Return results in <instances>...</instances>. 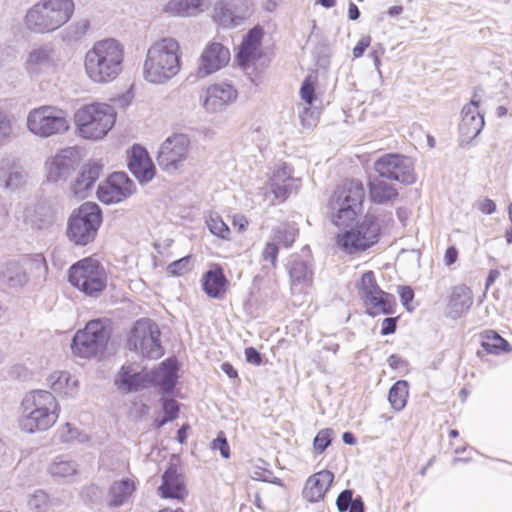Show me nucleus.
Here are the masks:
<instances>
[{"label":"nucleus","mask_w":512,"mask_h":512,"mask_svg":"<svg viewBox=\"0 0 512 512\" xmlns=\"http://www.w3.org/2000/svg\"><path fill=\"white\" fill-rule=\"evenodd\" d=\"M125 48L115 38L96 41L84 56L87 77L96 84L115 81L124 70Z\"/></svg>","instance_id":"1"},{"label":"nucleus","mask_w":512,"mask_h":512,"mask_svg":"<svg viewBox=\"0 0 512 512\" xmlns=\"http://www.w3.org/2000/svg\"><path fill=\"white\" fill-rule=\"evenodd\" d=\"M181 70V49L172 37L154 41L146 52L143 77L151 84H165Z\"/></svg>","instance_id":"2"},{"label":"nucleus","mask_w":512,"mask_h":512,"mask_svg":"<svg viewBox=\"0 0 512 512\" xmlns=\"http://www.w3.org/2000/svg\"><path fill=\"white\" fill-rule=\"evenodd\" d=\"M21 408L19 427L27 433L47 431L57 422L60 413L56 398L46 390H36L26 394Z\"/></svg>","instance_id":"3"},{"label":"nucleus","mask_w":512,"mask_h":512,"mask_svg":"<svg viewBox=\"0 0 512 512\" xmlns=\"http://www.w3.org/2000/svg\"><path fill=\"white\" fill-rule=\"evenodd\" d=\"M74 0H39L24 16L26 29L35 34L53 33L73 17Z\"/></svg>","instance_id":"4"},{"label":"nucleus","mask_w":512,"mask_h":512,"mask_svg":"<svg viewBox=\"0 0 512 512\" xmlns=\"http://www.w3.org/2000/svg\"><path fill=\"white\" fill-rule=\"evenodd\" d=\"M364 198L365 188L360 180L350 179L339 184L328 203L331 222L338 228L351 225L361 211Z\"/></svg>","instance_id":"5"},{"label":"nucleus","mask_w":512,"mask_h":512,"mask_svg":"<svg viewBox=\"0 0 512 512\" xmlns=\"http://www.w3.org/2000/svg\"><path fill=\"white\" fill-rule=\"evenodd\" d=\"M117 113L113 106L95 102L78 108L74 114V123L78 135L88 140H101L113 128Z\"/></svg>","instance_id":"6"},{"label":"nucleus","mask_w":512,"mask_h":512,"mask_svg":"<svg viewBox=\"0 0 512 512\" xmlns=\"http://www.w3.org/2000/svg\"><path fill=\"white\" fill-rule=\"evenodd\" d=\"M336 235L335 243L346 254H358L366 251L379 240L380 223L373 214H366L355 226L342 227Z\"/></svg>","instance_id":"7"},{"label":"nucleus","mask_w":512,"mask_h":512,"mask_svg":"<svg viewBox=\"0 0 512 512\" xmlns=\"http://www.w3.org/2000/svg\"><path fill=\"white\" fill-rule=\"evenodd\" d=\"M102 223V213L96 203L86 202L68 219L67 237L75 245L85 246L96 238Z\"/></svg>","instance_id":"8"},{"label":"nucleus","mask_w":512,"mask_h":512,"mask_svg":"<svg viewBox=\"0 0 512 512\" xmlns=\"http://www.w3.org/2000/svg\"><path fill=\"white\" fill-rule=\"evenodd\" d=\"M26 126L33 135L49 138L68 132L70 122L65 110L53 105H43L28 113Z\"/></svg>","instance_id":"9"},{"label":"nucleus","mask_w":512,"mask_h":512,"mask_svg":"<svg viewBox=\"0 0 512 512\" xmlns=\"http://www.w3.org/2000/svg\"><path fill=\"white\" fill-rule=\"evenodd\" d=\"M110 333L109 320H91L84 329L74 335L71 349L75 355L82 358L98 356L105 351Z\"/></svg>","instance_id":"10"},{"label":"nucleus","mask_w":512,"mask_h":512,"mask_svg":"<svg viewBox=\"0 0 512 512\" xmlns=\"http://www.w3.org/2000/svg\"><path fill=\"white\" fill-rule=\"evenodd\" d=\"M69 282L85 295L97 297L106 287L107 275L97 259L87 257L70 267Z\"/></svg>","instance_id":"11"},{"label":"nucleus","mask_w":512,"mask_h":512,"mask_svg":"<svg viewBox=\"0 0 512 512\" xmlns=\"http://www.w3.org/2000/svg\"><path fill=\"white\" fill-rule=\"evenodd\" d=\"M128 348L143 358L158 359L163 356L161 331L150 319L136 321L128 337Z\"/></svg>","instance_id":"12"},{"label":"nucleus","mask_w":512,"mask_h":512,"mask_svg":"<svg viewBox=\"0 0 512 512\" xmlns=\"http://www.w3.org/2000/svg\"><path fill=\"white\" fill-rule=\"evenodd\" d=\"M190 151V137L184 133H174L160 145L157 155L158 165L167 173H175L184 167Z\"/></svg>","instance_id":"13"},{"label":"nucleus","mask_w":512,"mask_h":512,"mask_svg":"<svg viewBox=\"0 0 512 512\" xmlns=\"http://www.w3.org/2000/svg\"><path fill=\"white\" fill-rule=\"evenodd\" d=\"M359 294L369 315L377 316L393 313L395 298L379 288L372 271H367L362 275Z\"/></svg>","instance_id":"14"},{"label":"nucleus","mask_w":512,"mask_h":512,"mask_svg":"<svg viewBox=\"0 0 512 512\" xmlns=\"http://www.w3.org/2000/svg\"><path fill=\"white\" fill-rule=\"evenodd\" d=\"M61 58L52 43L36 45L28 52L24 67L31 78H40L55 73Z\"/></svg>","instance_id":"15"},{"label":"nucleus","mask_w":512,"mask_h":512,"mask_svg":"<svg viewBox=\"0 0 512 512\" xmlns=\"http://www.w3.org/2000/svg\"><path fill=\"white\" fill-rule=\"evenodd\" d=\"M252 0H218L213 7L212 19L223 28H234L251 17Z\"/></svg>","instance_id":"16"},{"label":"nucleus","mask_w":512,"mask_h":512,"mask_svg":"<svg viewBox=\"0 0 512 512\" xmlns=\"http://www.w3.org/2000/svg\"><path fill=\"white\" fill-rule=\"evenodd\" d=\"M238 99V90L228 82L214 83L201 91L199 103L207 114H219Z\"/></svg>","instance_id":"17"},{"label":"nucleus","mask_w":512,"mask_h":512,"mask_svg":"<svg viewBox=\"0 0 512 512\" xmlns=\"http://www.w3.org/2000/svg\"><path fill=\"white\" fill-rule=\"evenodd\" d=\"M374 169L382 178L404 184H412L415 181L413 162L403 155L386 154L374 163Z\"/></svg>","instance_id":"18"},{"label":"nucleus","mask_w":512,"mask_h":512,"mask_svg":"<svg viewBox=\"0 0 512 512\" xmlns=\"http://www.w3.org/2000/svg\"><path fill=\"white\" fill-rule=\"evenodd\" d=\"M135 184L124 172L112 173L97 189L98 199L104 204L119 203L135 192Z\"/></svg>","instance_id":"19"},{"label":"nucleus","mask_w":512,"mask_h":512,"mask_svg":"<svg viewBox=\"0 0 512 512\" xmlns=\"http://www.w3.org/2000/svg\"><path fill=\"white\" fill-rule=\"evenodd\" d=\"M33 269L45 272L47 270L45 260L37 257L35 259H25L22 262H9L1 268L0 279L9 287H23L29 281V273Z\"/></svg>","instance_id":"20"},{"label":"nucleus","mask_w":512,"mask_h":512,"mask_svg":"<svg viewBox=\"0 0 512 512\" xmlns=\"http://www.w3.org/2000/svg\"><path fill=\"white\" fill-rule=\"evenodd\" d=\"M476 96L475 94L461 111L458 140L461 147L469 145L481 133L485 125L484 115L479 110V100H476Z\"/></svg>","instance_id":"21"},{"label":"nucleus","mask_w":512,"mask_h":512,"mask_svg":"<svg viewBox=\"0 0 512 512\" xmlns=\"http://www.w3.org/2000/svg\"><path fill=\"white\" fill-rule=\"evenodd\" d=\"M292 169L286 163L276 167L270 179V193L265 194L270 205L285 201L293 191H297L300 180L292 176Z\"/></svg>","instance_id":"22"},{"label":"nucleus","mask_w":512,"mask_h":512,"mask_svg":"<svg viewBox=\"0 0 512 512\" xmlns=\"http://www.w3.org/2000/svg\"><path fill=\"white\" fill-rule=\"evenodd\" d=\"M78 166L77 151L65 148L45 162V173L48 182L57 183L65 181Z\"/></svg>","instance_id":"23"},{"label":"nucleus","mask_w":512,"mask_h":512,"mask_svg":"<svg viewBox=\"0 0 512 512\" xmlns=\"http://www.w3.org/2000/svg\"><path fill=\"white\" fill-rule=\"evenodd\" d=\"M229 61V49L221 43L212 42L204 48L200 56L197 74L199 77L208 76L226 66Z\"/></svg>","instance_id":"24"},{"label":"nucleus","mask_w":512,"mask_h":512,"mask_svg":"<svg viewBox=\"0 0 512 512\" xmlns=\"http://www.w3.org/2000/svg\"><path fill=\"white\" fill-rule=\"evenodd\" d=\"M114 384L122 393L136 392L150 385V374L134 365H123L115 376Z\"/></svg>","instance_id":"25"},{"label":"nucleus","mask_w":512,"mask_h":512,"mask_svg":"<svg viewBox=\"0 0 512 512\" xmlns=\"http://www.w3.org/2000/svg\"><path fill=\"white\" fill-rule=\"evenodd\" d=\"M263 37V30L260 27L252 28L244 38L237 54L238 64L248 69L256 60L261 57L260 45Z\"/></svg>","instance_id":"26"},{"label":"nucleus","mask_w":512,"mask_h":512,"mask_svg":"<svg viewBox=\"0 0 512 512\" xmlns=\"http://www.w3.org/2000/svg\"><path fill=\"white\" fill-rule=\"evenodd\" d=\"M128 167L141 183L151 181L155 174V168L148 152L139 145L132 147L128 158Z\"/></svg>","instance_id":"27"},{"label":"nucleus","mask_w":512,"mask_h":512,"mask_svg":"<svg viewBox=\"0 0 512 512\" xmlns=\"http://www.w3.org/2000/svg\"><path fill=\"white\" fill-rule=\"evenodd\" d=\"M158 491L162 498L183 500L187 496L184 476L178 472L176 466L171 465L164 472Z\"/></svg>","instance_id":"28"},{"label":"nucleus","mask_w":512,"mask_h":512,"mask_svg":"<svg viewBox=\"0 0 512 512\" xmlns=\"http://www.w3.org/2000/svg\"><path fill=\"white\" fill-rule=\"evenodd\" d=\"M288 274L292 293H304L312 286L313 271L306 261L298 258L291 260L288 265Z\"/></svg>","instance_id":"29"},{"label":"nucleus","mask_w":512,"mask_h":512,"mask_svg":"<svg viewBox=\"0 0 512 512\" xmlns=\"http://www.w3.org/2000/svg\"><path fill=\"white\" fill-rule=\"evenodd\" d=\"M101 165L89 162L82 167L81 172L71 184V192L78 199L88 197L95 182L100 177Z\"/></svg>","instance_id":"30"},{"label":"nucleus","mask_w":512,"mask_h":512,"mask_svg":"<svg viewBox=\"0 0 512 512\" xmlns=\"http://www.w3.org/2000/svg\"><path fill=\"white\" fill-rule=\"evenodd\" d=\"M333 479L334 475L328 470L313 474L305 483L302 491L303 497L309 502L320 501L329 489Z\"/></svg>","instance_id":"31"},{"label":"nucleus","mask_w":512,"mask_h":512,"mask_svg":"<svg viewBox=\"0 0 512 512\" xmlns=\"http://www.w3.org/2000/svg\"><path fill=\"white\" fill-rule=\"evenodd\" d=\"M210 6V0H169L163 11L169 16L195 17Z\"/></svg>","instance_id":"32"},{"label":"nucleus","mask_w":512,"mask_h":512,"mask_svg":"<svg viewBox=\"0 0 512 512\" xmlns=\"http://www.w3.org/2000/svg\"><path fill=\"white\" fill-rule=\"evenodd\" d=\"M149 374L150 384H155L164 392H169L173 389L177 380V367L173 360L168 359Z\"/></svg>","instance_id":"33"},{"label":"nucleus","mask_w":512,"mask_h":512,"mask_svg":"<svg viewBox=\"0 0 512 512\" xmlns=\"http://www.w3.org/2000/svg\"><path fill=\"white\" fill-rule=\"evenodd\" d=\"M10 166L8 159L0 162V187L9 191L21 189L26 184V173L21 169L6 170Z\"/></svg>","instance_id":"34"},{"label":"nucleus","mask_w":512,"mask_h":512,"mask_svg":"<svg viewBox=\"0 0 512 512\" xmlns=\"http://www.w3.org/2000/svg\"><path fill=\"white\" fill-rule=\"evenodd\" d=\"M50 388L58 394L74 396L77 392L78 380L68 372L56 371L48 377Z\"/></svg>","instance_id":"35"},{"label":"nucleus","mask_w":512,"mask_h":512,"mask_svg":"<svg viewBox=\"0 0 512 512\" xmlns=\"http://www.w3.org/2000/svg\"><path fill=\"white\" fill-rule=\"evenodd\" d=\"M371 200L377 204L393 202L398 196V190L394 185L379 178L369 181Z\"/></svg>","instance_id":"36"},{"label":"nucleus","mask_w":512,"mask_h":512,"mask_svg":"<svg viewBox=\"0 0 512 512\" xmlns=\"http://www.w3.org/2000/svg\"><path fill=\"white\" fill-rule=\"evenodd\" d=\"M77 471L78 464L67 455L56 456L48 466V472L54 478H68Z\"/></svg>","instance_id":"37"},{"label":"nucleus","mask_w":512,"mask_h":512,"mask_svg":"<svg viewBox=\"0 0 512 512\" xmlns=\"http://www.w3.org/2000/svg\"><path fill=\"white\" fill-rule=\"evenodd\" d=\"M472 304L473 296L468 287L460 285L454 288L450 299V306L457 316L466 312Z\"/></svg>","instance_id":"38"},{"label":"nucleus","mask_w":512,"mask_h":512,"mask_svg":"<svg viewBox=\"0 0 512 512\" xmlns=\"http://www.w3.org/2000/svg\"><path fill=\"white\" fill-rule=\"evenodd\" d=\"M225 282L221 271H208L204 277L203 289L209 297L221 298L225 293Z\"/></svg>","instance_id":"39"},{"label":"nucleus","mask_w":512,"mask_h":512,"mask_svg":"<svg viewBox=\"0 0 512 512\" xmlns=\"http://www.w3.org/2000/svg\"><path fill=\"white\" fill-rule=\"evenodd\" d=\"M135 491V483L131 479L115 482L110 488L111 503L114 506L124 504Z\"/></svg>","instance_id":"40"},{"label":"nucleus","mask_w":512,"mask_h":512,"mask_svg":"<svg viewBox=\"0 0 512 512\" xmlns=\"http://www.w3.org/2000/svg\"><path fill=\"white\" fill-rule=\"evenodd\" d=\"M482 347L490 354H500L512 350L511 345L504 338L491 330L482 334Z\"/></svg>","instance_id":"41"},{"label":"nucleus","mask_w":512,"mask_h":512,"mask_svg":"<svg viewBox=\"0 0 512 512\" xmlns=\"http://www.w3.org/2000/svg\"><path fill=\"white\" fill-rule=\"evenodd\" d=\"M91 27L90 21L86 18L78 19L69 24L62 32V39L65 42L73 43L83 39Z\"/></svg>","instance_id":"42"},{"label":"nucleus","mask_w":512,"mask_h":512,"mask_svg":"<svg viewBox=\"0 0 512 512\" xmlns=\"http://www.w3.org/2000/svg\"><path fill=\"white\" fill-rule=\"evenodd\" d=\"M408 398V383L405 380L397 381L389 390L388 400L396 411L404 409Z\"/></svg>","instance_id":"43"},{"label":"nucleus","mask_w":512,"mask_h":512,"mask_svg":"<svg viewBox=\"0 0 512 512\" xmlns=\"http://www.w3.org/2000/svg\"><path fill=\"white\" fill-rule=\"evenodd\" d=\"M298 235V227L295 223H282L273 229V240L285 247H290Z\"/></svg>","instance_id":"44"},{"label":"nucleus","mask_w":512,"mask_h":512,"mask_svg":"<svg viewBox=\"0 0 512 512\" xmlns=\"http://www.w3.org/2000/svg\"><path fill=\"white\" fill-rule=\"evenodd\" d=\"M57 436L63 443L79 442L85 443L89 441V436L80 431L70 423H66L57 430Z\"/></svg>","instance_id":"45"},{"label":"nucleus","mask_w":512,"mask_h":512,"mask_svg":"<svg viewBox=\"0 0 512 512\" xmlns=\"http://www.w3.org/2000/svg\"><path fill=\"white\" fill-rule=\"evenodd\" d=\"M210 232L222 239H228L230 229L218 214H210L206 220Z\"/></svg>","instance_id":"46"},{"label":"nucleus","mask_w":512,"mask_h":512,"mask_svg":"<svg viewBox=\"0 0 512 512\" xmlns=\"http://www.w3.org/2000/svg\"><path fill=\"white\" fill-rule=\"evenodd\" d=\"M193 267L192 256L188 255L178 259L167 266V273L171 276H182Z\"/></svg>","instance_id":"47"},{"label":"nucleus","mask_w":512,"mask_h":512,"mask_svg":"<svg viewBox=\"0 0 512 512\" xmlns=\"http://www.w3.org/2000/svg\"><path fill=\"white\" fill-rule=\"evenodd\" d=\"M13 135L12 116L0 108V145L8 141Z\"/></svg>","instance_id":"48"},{"label":"nucleus","mask_w":512,"mask_h":512,"mask_svg":"<svg viewBox=\"0 0 512 512\" xmlns=\"http://www.w3.org/2000/svg\"><path fill=\"white\" fill-rule=\"evenodd\" d=\"M28 506L37 512L46 511L49 506L48 495L42 490L36 491L29 497Z\"/></svg>","instance_id":"49"},{"label":"nucleus","mask_w":512,"mask_h":512,"mask_svg":"<svg viewBox=\"0 0 512 512\" xmlns=\"http://www.w3.org/2000/svg\"><path fill=\"white\" fill-rule=\"evenodd\" d=\"M332 434V429L327 428L320 430L313 442L314 449L319 453L324 452L326 448L331 444Z\"/></svg>","instance_id":"50"},{"label":"nucleus","mask_w":512,"mask_h":512,"mask_svg":"<svg viewBox=\"0 0 512 512\" xmlns=\"http://www.w3.org/2000/svg\"><path fill=\"white\" fill-rule=\"evenodd\" d=\"M163 410L165 418L160 422V426L164 425L168 421L174 420L178 416L179 406L177 401L172 398H164Z\"/></svg>","instance_id":"51"},{"label":"nucleus","mask_w":512,"mask_h":512,"mask_svg":"<svg viewBox=\"0 0 512 512\" xmlns=\"http://www.w3.org/2000/svg\"><path fill=\"white\" fill-rule=\"evenodd\" d=\"M300 95L302 100L305 101V103L310 106L312 105L314 98H315V89L311 82L310 77H307L300 88Z\"/></svg>","instance_id":"52"},{"label":"nucleus","mask_w":512,"mask_h":512,"mask_svg":"<svg viewBox=\"0 0 512 512\" xmlns=\"http://www.w3.org/2000/svg\"><path fill=\"white\" fill-rule=\"evenodd\" d=\"M278 243L276 241L268 242L262 252V257L265 261H270L273 266L276 265L278 256Z\"/></svg>","instance_id":"53"},{"label":"nucleus","mask_w":512,"mask_h":512,"mask_svg":"<svg viewBox=\"0 0 512 512\" xmlns=\"http://www.w3.org/2000/svg\"><path fill=\"white\" fill-rule=\"evenodd\" d=\"M353 499L354 498L352 490L342 491L336 500L338 510L340 512H346L349 506L352 504Z\"/></svg>","instance_id":"54"},{"label":"nucleus","mask_w":512,"mask_h":512,"mask_svg":"<svg viewBox=\"0 0 512 512\" xmlns=\"http://www.w3.org/2000/svg\"><path fill=\"white\" fill-rule=\"evenodd\" d=\"M212 449L219 450L222 457L229 458L230 449H229V445L227 443L226 437L224 436L223 432H221L217 436V438L213 440Z\"/></svg>","instance_id":"55"},{"label":"nucleus","mask_w":512,"mask_h":512,"mask_svg":"<svg viewBox=\"0 0 512 512\" xmlns=\"http://www.w3.org/2000/svg\"><path fill=\"white\" fill-rule=\"evenodd\" d=\"M300 120L302 126L305 128H311L317 124V116L311 111L309 106L305 107L301 112Z\"/></svg>","instance_id":"56"},{"label":"nucleus","mask_w":512,"mask_h":512,"mask_svg":"<svg viewBox=\"0 0 512 512\" xmlns=\"http://www.w3.org/2000/svg\"><path fill=\"white\" fill-rule=\"evenodd\" d=\"M370 43L371 38L369 36H362L353 49V56L355 58L361 57L364 51L369 47Z\"/></svg>","instance_id":"57"},{"label":"nucleus","mask_w":512,"mask_h":512,"mask_svg":"<svg viewBox=\"0 0 512 512\" xmlns=\"http://www.w3.org/2000/svg\"><path fill=\"white\" fill-rule=\"evenodd\" d=\"M396 330V319L395 318H385L382 321L381 325V334L389 335L394 333Z\"/></svg>","instance_id":"58"},{"label":"nucleus","mask_w":512,"mask_h":512,"mask_svg":"<svg viewBox=\"0 0 512 512\" xmlns=\"http://www.w3.org/2000/svg\"><path fill=\"white\" fill-rule=\"evenodd\" d=\"M245 357L247 362L259 365L261 363V354L254 349L253 347H249L245 349Z\"/></svg>","instance_id":"59"},{"label":"nucleus","mask_w":512,"mask_h":512,"mask_svg":"<svg viewBox=\"0 0 512 512\" xmlns=\"http://www.w3.org/2000/svg\"><path fill=\"white\" fill-rule=\"evenodd\" d=\"M398 292L401 298V301L403 304H407L408 302L413 300L414 292L413 290L408 286H399Z\"/></svg>","instance_id":"60"},{"label":"nucleus","mask_w":512,"mask_h":512,"mask_svg":"<svg viewBox=\"0 0 512 512\" xmlns=\"http://www.w3.org/2000/svg\"><path fill=\"white\" fill-rule=\"evenodd\" d=\"M479 210L485 214H492L496 210L495 203L490 199H483L478 203Z\"/></svg>","instance_id":"61"},{"label":"nucleus","mask_w":512,"mask_h":512,"mask_svg":"<svg viewBox=\"0 0 512 512\" xmlns=\"http://www.w3.org/2000/svg\"><path fill=\"white\" fill-rule=\"evenodd\" d=\"M457 257H458L457 249L455 247L451 246L445 252L444 262L447 266H450L453 263H455V261L457 260Z\"/></svg>","instance_id":"62"},{"label":"nucleus","mask_w":512,"mask_h":512,"mask_svg":"<svg viewBox=\"0 0 512 512\" xmlns=\"http://www.w3.org/2000/svg\"><path fill=\"white\" fill-rule=\"evenodd\" d=\"M33 224L38 229L48 228V227H50L53 224V215L51 213H48V214L45 215V219L40 220L39 222L35 220V221H33Z\"/></svg>","instance_id":"63"},{"label":"nucleus","mask_w":512,"mask_h":512,"mask_svg":"<svg viewBox=\"0 0 512 512\" xmlns=\"http://www.w3.org/2000/svg\"><path fill=\"white\" fill-rule=\"evenodd\" d=\"M348 509L349 512H364V504L361 497L353 499L352 504Z\"/></svg>","instance_id":"64"}]
</instances>
